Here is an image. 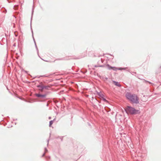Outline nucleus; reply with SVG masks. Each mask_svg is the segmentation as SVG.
<instances>
[{
	"label": "nucleus",
	"mask_w": 161,
	"mask_h": 161,
	"mask_svg": "<svg viewBox=\"0 0 161 161\" xmlns=\"http://www.w3.org/2000/svg\"><path fill=\"white\" fill-rule=\"evenodd\" d=\"M126 97L128 99L133 103H137L138 102V98L136 95H133L127 93L126 94Z\"/></svg>",
	"instance_id": "nucleus-1"
},
{
	"label": "nucleus",
	"mask_w": 161,
	"mask_h": 161,
	"mask_svg": "<svg viewBox=\"0 0 161 161\" xmlns=\"http://www.w3.org/2000/svg\"><path fill=\"white\" fill-rule=\"evenodd\" d=\"M53 121L52 120H51V121H50V122H49V126H51V125H52V124H53Z\"/></svg>",
	"instance_id": "nucleus-7"
},
{
	"label": "nucleus",
	"mask_w": 161,
	"mask_h": 161,
	"mask_svg": "<svg viewBox=\"0 0 161 161\" xmlns=\"http://www.w3.org/2000/svg\"><path fill=\"white\" fill-rule=\"evenodd\" d=\"M110 68L112 69H113L114 70H116L117 69H119V70H122V69H125V68H120L119 69H117L115 67H110Z\"/></svg>",
	"instance_id": "nucleus-3"
},
{
	"label": "nucleus",
	"mask_w": 161,
	"mask_h": 161,
	"mask_svg": "<svg viewBox=\"0 0 161 161\" xmlns=\"http://www.w3.org/2000/svg\"><path fill=\"white\" fill-rule=\"evenodd\" d=\"M113 83L116 86H120V84L118 82H116L115 81H113Z\"/></svg>",
	"instance_id": "nucleus-5"
},
{
	"label": "nucleus",
	"mask_w": 161,
	"mask_h": 161,
	"mask_svg": "<svg viewBox=\"0 0 161 161\" xmlns=\"http://www.w3.org/2000/svg\"><path fill=\"white\" fill-rule=\"evenodd\" d=\"M36 95L38 97H45L46 96V95H41L38 94H36Z\"/></svg>",
	"instance_id": "nucleus-4"
},
{
	"label": "nucleus",
	"mask_w": 161,
	"mask_h": 161,
	"mask_svg": "<svg viewBox=\"0 0 161 161\" xmlns=\"http://www.w3.org/2000/svg\"><path fill=\"white\" fill-rule=\"evenodd\" d=\"M43 87H44V89H47L49 87L48 86H43Z\"/></svg>",
	"instance_id": "nucleus-8"
},
{
	"label": "nucleus",
	"mask_w": 161,
	"mask_h": 161,
	"mask_svg": "<svg viewBox=\"0 0 161 161\" xmlns=\"http://www.w3.org/2000/svg\"><path fill=\"white\" fill-rule=\"evenodd\" d=\"M38 87L39 88V90L41 91H42L43 89H44V87H43V86H39Z\"/></svg>",
	"instance_id": "nucleus-6"
},
{
	"label": "nucleus",
	"mask_w": 161,
	"mask_h": 161,
	"mask_svg": "<svg viewBox=\"0 0 161 161\" xmlns=\"http://www.w3.org/2000/svg\"><path fill=\"white\" fill-rule=\"evenodd\" d=\"M125 110L127 113L131 114H136L139 112L138 110H136L134 108L129 106L127 107Z\"/></svg>",
	"instance_id": "nucleus-2"
}]
</instances>
